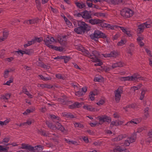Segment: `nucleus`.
Masks as SVG:
<instances>
[{"instance_id": "obj_14", "label": "nucleus", "mask_w": 152, "mask_h": 152, "mask_svg": "<svg viewBox=\"0 0 152 152\" xmlns=\"http://www.w3.org/2000/svg\"><path fill=\"white\" fill-rule=\"evenodd\" d=\"M133 81H136L138 80H145V78L143 77L140 76L139 75L136 74L133 75Z\"/></svg>"}, {"instance_id": "obj_5", "label": "nucleus", "mask_w": 152, "mask_h": 152, "mask_svg": "<svg viewBox=\"0 0 152 152\" xmlns=\"http://www.w3.org/2000/svg\"><path fill=\"white\" fill-rule=\"evenodd\" d=\"M97 119L99 120V124H102L104 122L109 123L111 121V118L106 115L99 116L97 117Z\"/></svg>"}, {"instance_id": "obj_36", "label": "nucleus", "mask_w": 152, "mask_h": 152, "mask_svg": "<svg viewBox=\"0 0 152 152\" xmlns=\"http://www.w3.org/2000/svg\"><path fill=\"white\" fill-rule=\"evenodd\" d=\"M126 43V41L125 40L121 39V41L117 43L118 46H122L125 44Z\"/></svg>"}, {"instance_id": "obj_37", "label": "nucleus", "mask_w": 152, "mask_h": 152, "mask_svg": "<svg viewBox=\"0 0 152 152\" xmlns=\"http://www.w3.org/2000/svg\"><path fill=\"white\" fill-rule=\"evenodd\" d=\"M61 57L62 59L64 60V62L65 63H67L70 59V58L69 57L61 56Z\"/></svg>"}, {"instance_id": "obj_31", "label": "nucleus", "mask_w": 152, "mask_h": 152, "mask_svg": "<svg viewBox=\"0 0 152 152\" xmlns=\"http://www.w3.org/2000/svg\"><path fill=\"white\" fill-rule=\"evenodd\" d=\"M8 35V33L6 31L3 32V37L0 38V39L1 41H4L5 39H6Z\"/></svg>"}, {"instance_id": "obj_57", "label": "nucleus", "mask_w": 152, "mask_h": 152, "mask_svg": "<svg viewBox=\"0 0 152 152\" xmlns=\"http://www.w3.org/2000/svg\"><path fill=\"white\" fill-rule=\"evenodd\" d=\"M145 50L147 53L150 56H152V55L151 54V51L148 50V49L146 48L145 49Z\"/></svg>"}, {"instance_id": "obj_7", "label": "nucleus", "mask_w": 152, "mask_h": 152, "mask_svg": "<svg viewBox=\"0 0 152 152\" xmlns=\"http://www.w3.org/2000/svg\"><path fill=\"white\" fill-rule=\"evenodd\" d=\"M122 88L121 87L118 88L115 91V100L117 102H118L120 100L121 97V94L122 93Z\"/></svg>"}, {"instance_id": "obj_28", "label": "nucleus", "mask_w": 152, "mask_h": 152, "mask_svg": "<svg viewBox=\"0 0 152 152\" xmlns=\"http://www.w3.org/2000/svg\"><path fill=\"white\" fill-rule=\"evenodd\" d=\"M9 147H4L3 146L0 145V152H8Z\"/></svg>"}, {"instance_id": "obj_15", "label": "nucleus", "mask_w": 152, "mask_h": 152, "mask_svg": "<svg viewBox=\"0 0 152 152\" xmlns=\"http://www.w3.org/2000/svg\"><path fill=\"white\" fill-rule=\"evenodd\" d=\"M147 143H149L152 142V129L148 133V137L146 139Z\"/></svg>"}, {"instance_id": "obj_2", "label": "nucleus", "mask_w": 152, "mask_h": 152, "mask_svg": "<svg viewBox=\"0 0 152 152\" xmlns=\"http://www.w3.org/2000/svg\"><path fill=\"white\" fill-rule=\"evenodd\" d=\"M21 145L22 147H21V148L28 150L29 151L33 152H36L37 151L42 150L43 149V146L40 145L33 147L28 144L23 143L21 144Z\"/></svg>"}, {"instance_id": "obj_23", "label": "nucleus", "mask_w": 152, "mask_h": 152, "mask_svg": "<svg viewBox=\"0 0 152 152\" xmlns=\"http://www.w3.org/2000/svg\"><path fill=\"white\" fill-rule=\"evenodd\" d=\"M121 80L124 81H133V76L123 77L121 78Z\"/></svg>"}, {"instance_id": "obj_1", "label": "nucleus", "mask_w": 152, "mask_h": 152, "mask_svg": "<svg viewBox=\"0 0 152 152\" xmlns=\"http://www.w3.org/2000/svg\"><path fill=\"white\" fill-rule=\"evenodd\" d=\"M83 53V55L88 57L92 60V61L94 62L98 63L94 64V66H101L102 64V63L100 60L98 58L99 54L98 52L96 50H94L92 51L91 53L88 50L82 48L80 49V50Z\"/></svg>"}, {"instance_id": "obj_33", "label": "nucleus", "mask_w": 152, "mask_h": 152, "mask_svg": "<svg viewBox=\"0 0 152 152\" xmlns=\"http://www.w3.org/2000/svg\"><path fill=\"white\" fill-rule=\"evenodd\" d=\"M23 53L28 55H31L33 53V52L32 50H24Z\"/></svg>"}, {"instance_id": "obj_61", "label": "nucleus", "mask_w": 152, "mask_h": 152, "mask_svg": "<svg viewBox=\"0 0 152 152\" xmlns=\"http://www.w3.org/2000/svg\"><path fill=\"white\" fill-rule=\"evenodd\" d=\"M86 4L88 7H92L93 6V4L92 3L88 2V1H86Z\"/></svg>"}, {"instance_id": "obj_49", "label": "nucleus", "mask_w": 152, "mask_h": 152, "mask_svg": "<svg viewBox=\"0 0 152 152\" xmlns=\"http://www.w3.org/2000/svg\"><path fill=\"white\" fill-rule=\"evenodd\" d=\"M110 125L112 126H118V121H112L111 122L110 124Z\"/></svg>"}, {"instance_id": "obj_62", "label": "nucleus", "mask_w": 152, "mask_h": 152, "mask_svg": "<svg viewBox=\"0 0 152 152\" xmlns=\"http://www.w3.org/2000/svg\"><path fill=\"white\" fill-rule=\"evenodd\" d=\"M45 69H49L50 68V66L46 65L45 64H43V65L42 66V67Z\"/></svg>"}, {"instance_id": "obj_10", "label": "nucleus", "mask_w": 152, "mask_h": 152, "mask_svg": "<svg viewBox=\"0 0 152 152\" xmlns=\"http://www.w3.org/2000/svg\"><path fill=\"white\" fill-rule=\"evenodd\" d=\"M103 20H100L98 19H91L89 20V23L92 24H97L101 26Z\"/></svg>"}, {"instance_id": "obj_21", "label": "nucleus", "mask_w": 152, "mask_h": 152, "mask_svg": "<svg viewBox=\"0 0 152 152\" xmlns=\"http://www.w3.org/2000/svg\"><path fill=\"white\" fill-rule=\"evenodd\" d=\"M110 57L115 58L118 55V53L117 51L113 50L109 53Z\"/></svg>"}, {"instance_id": "obj_29", "label": "nucleus", "mask_w": 152, "mask_h": 152, "mask_svg": "<svg viewBox=\"0 0 152 152\" xmlns=\"http://www.w3.org/2000/svg\"><path fill=\"white\" fill-rule=\"evenodd\" d=\"M136 104H133L127 105L125 107H124L123 108L125 109L126 111H127L128 110L127 109V108H134Z\"/></svg>"}, {"instance_id": "obj_50", "label": "nucleus", "mask_w": 152, "mask_h": 152, "mask_svg": "<svg viewBox=\"0 0 152 152\" xmlns=\"http://www.w3.org/2000/svg\"><path fill=\"white\" fill-rule=\"evenodd\" d=\"M9 71L8 70L5 71L4 72V77L5 78L7 77Z\"/></svg>"}, {"instance_id": "obj_26", "label": "nucleus", "mask_w": 152, "mask_h": 152, "mask_svg": "<svg viewBox=\"0 0 152 152\" xmlns=\"http://www.w3.org/2000/svg\"><path fill=\"white\" fill-rule=\"evenodd\" d=\"M74 31L76 33L78 34H81L82 33H83V31L81 30L79 26L75 28Z\"/></svg>"}, {"instance_id": "obj_32", "label": "nucleus", "mask_w": 152, "mask_h": 152, "mask_svg": "<svg viewBox=\"0 0 152 152\" xmlns=\"http://www.w3.org/2000/svg\"><path fill=\"white\" fill-rule=\"evenodd\" d=\"M83 108L84 109H86L90 111H93L94 110L93 107L90 105H85L83 106Z\"/></svg>"}, {"instance_id": "obj_25", "label": "nucleus", "mask_w": 152, "mask_h": 152, "mask_svg": "<svg viewBox=\"0 0 152 152\" xmlns=\"http://www.w3.org/2000/svg\"><path fill=\"white\" fill-rule=\"evenodd\" d=\"M138 123V121L134 119H132L131 121L128 122L126 124H125V125L130 126V124H137Z\"/></svg>"}, {"instance_id": "obj_18", "label": "nucleus", "mask_w": 152, "mask_h": 152, "mask_svg": "<svg viewBox=\"0 0 152 152\" xmlns=\"http://www.w3.org/2000/svg\"><path fill=\"white\" fill-rule=\"evenodd\" d=\"M126 135L125 134L121 135H119L118 137L115 138L113 139V140L115 141H119L124 138L126 137Z\"/></svg>"}, {"instance_id": "obj_6", "label": "nucleus", "mask_w": 152, "mask_h": 152, "mask_svg": "<svg viewBox=\"0 0 152 152\" xmlns=\"http://www.w3.org/2000/svg\"><path fill=\"white\" fill-rule=\"evenodd\" d=\"M78 26H79L81 30L83 31V33H84L87 31H89L90 30V27L89 26L84 22L81 21H79V22L78 23Z\"/></svg>"}, {"instance_id": "obj_34", "label": "nucleus", "mask_w": 152, "mask_h": 152, "mask_svg": "<svg viewBox=\"0 0 152 152\" xmlns=\"http://www.w3.org/2000/svg\"><path fill=\"white\" fill-rule=\"evenodd\" d=\"M35 110V108H34L32 109L31 110L29 109H27L23 113V115H26L28 114L31 113V112H32L33 111H34Z\"/></svg>"}, {"instance_id": "obj_30", "label": "nucleus", "mask_w": 152, "mask_h": 152, "mask_svg": "<svg viewBox=\"0 0 152 152\" xmlns=\"http://www.w3.org/2000/svg\"><path fill=\"white\" fill-rule=\"evenodd\" d=\"M40 86L42 88H50L53 87V86L52 85H50L47 84H42L40 85Z\"/></svg>"}, {"instance_id": "obj_51", "label": "nucleus", "mask_w": 152, "mask_h": 152, "mask_svg": "<svg viewBox=\"0 0 152 152\" xmlns=\"http://www.w3.org/2000/svg\"><path fill=\"white\" fill-rule=\"evenodd\" d=\"M94 95L93 93H91L90 92V95L89 96L90 99H91V100H94Z\"/></svg>"}, {"instance_id": "obj_53", "label": "nucleus", "mask_w": 152, "mask_h": 152, "mask_svg": "<svg viewBox=\"0 0 152 152\" xmlns=\"http://www.w3.org/2000/svg\"><path fill=\"white\" fill-rule=\"evenodd\" d=\"M87 91V88L86 87H84L82 88L81 91L83 93V95Z\"/></svg>"}, {"instance_id": "obj_43", "label": "nucleus", "mask_w": 152, "mask_h": 152, "mask_svg": "<svg viewBox=\"0 0 152 152\" xmlns=\"http://www.w3.org/2000/svg\"><path fill=\"white\" fill-rule=\"evenodd\" d=\"M38 132L39 134H40L45 136H48V134L46 133L45 132V131L38 130Z\"/></svg>"}, {"instance_id": "obj_59", "label": "nucleus", "mask_w": 152, "mask_h": 152, "mask_svg": "<svg viewBox=\"0 0 152 152\" xmlns=\"http://www.w3.org/2000/svg\"><path fill=\"white\" fill-rule=\"evenodd\" d=\"M12 82H13V80L11 79V80H9L8 81H7L5 84L6 85L10 86V83H12Z\"/></svg>"}, {"instance_id": "obj_12", "label": "nucleus", "mask_w": 152, "mask_h": 152, "mask_svg": "<svg viewBox=\"0 0 152 152\" xmlns=\"http://www.w3.org/2000/svg\"><path fill=\"white\" fill-rule=\"evenodd\" d=\"M112 152H128V150L120 146H117L112 151Z\"/></svg>"}, {"instance_id": "obj_11", "label": "nucleus", "mask_w": 152, "mask_h": 152, "mask_svg": "<svg viewBox=\"0 0 152 152\" xmlns=\"http://www.w3.org/2000/svg\"><path fill=\"white\" fill-rule=\"evenodd\" d=\"M75 3L77 7L79 9H85L86 8L85 3L82 1H77Z\"/></svg>"}, {"instance_id": "obj_8", "label": "nucleus", "mask_w": 152, "mask_h": 152, "mask_svg": "<svg viewBox=\"0 0 152 152\" xmlns=\"http://www.w3.org/2000/svg\"><path fill=\"white\" fill-rule=\"evenodd\" d=\"M54 39L52 36L48 35L44 39V41L45 43V45L49 47L50 45V44H51L53 42H55Z\"/></svg>"}, {"instance_id": "obj_3", "label": "nucleus", "mask_w": 152, "mask_h": 152, "mask_svg": "<svg viewBox=\"0 0 152 152\" xmlns=\"http://www.w3.org/2000/svg\"><path fill=\"white\" fill-rule=\"evenodd\" d=\"M90 37L91 39L95 40L96 39L99 38H107V36L98 30L95 31L93 34L90 35Z\"/></svg>"}, {"instance_id": "obj_44", "label": "nucleus", "mask_w": 152, "mask_h": 152, "mask_svg": "<svg viewBox=\"0 0 152 152\" xmlns=\"http://www.w3.org/2000/svg\"><path fill=\"white\" fill-rule=\"evenodd\" d=\"M49 47L50 48L52 49L53 50H55L56 51H58V47L55 46L53 45H49Z\"/></svg>"}, {"instance_id": "obj_16", "label": "nucleus", "mask_w": 152, "mask_h": 152, "mask_svg": "<svg viewBox=\"0 0 152 152\" xmlns=\"http://www.w3.org/2000/svg\"><path fill=\"white\" fill-rule=\"evenodd\" d=\"M137 135V134H136V132H134L131 135V136L129 138V140L131 143H132L135 141Z\"/></svg>"}, {"instance_id": "obj_13", "label": "nucleus", "mask_w": 152, "mask_h": 152, "mask_svg": "<svg viewBox=\"0 0 152 152\" xmlns=\"http://www.w3.org/2000/svg\"><path fill=\"white\" fill-rule=\"evenodd\" d=\"M91 12L85 10L82 12L83 18L85 19H88L91 18V15L90 14Z\"/></svg>"}, {"instance_id": "obj_58", "label": "nucleus", "mask_w": 152, "mask_h": 152, "mask_svg": "<svg viewBox=\"0 0 152 152\" xmlns=\"http://www.w3.org/2000/svg\"><path fill=\"white\" fill-rule=\"evenodd\" d=\"M56 77L58 79H63V77H62L61 75L60 74L56 75Z\"/></svg>"}, {"instance_id": "obj_41", "label": "nucleus", "mask_w": 152, "mask_h": 152, "mask_svg": "<svg viewBox=\"0 0 152 152\" xmlns=\"http://www.w3.org/2000/svg\"><path fill=\"white\" fill-rule=\"evenodd\" d=\"M46 124L50 128H52L53 129L54 128V126H53L52 124L48 121H46Z\"/></svg>"}, {"instance_id": "obj_19", "label": "nucleus", "mask_w": 152, "mask_h": 152, "mask_svg": "<svg viewBox=\"0 0 152 152\" xmlns=\"http://www.w3.org/2000/svg\"><path fill=\"white\" fill-rule=\"evenodd\" d=\"M123 66V64L121 61L114 63L112 64V67L113 69L118 67H121Z\"/></svg>"}, {"instance_id": "obj_9", "label": "nucleus", "mask_w": 152, "mask_h": 152, "mask_svg": "<svg viewBox=\"0 0 152 152\" xmlns=\"http://www.w3.org/2000/svg\"><path fill=\"white\" fill-rule=\"evenodd\" d=\"M102 28H110L111 29H114L115 28H118V26L116 25L111 26L110 24L105 23L103 20L102 23L101 25V26Z\"/></svg>"}, {"instance_id": "obj_64", "label": "nucleus", "mask_w": 152, "mask_h": 152, "mask_svg": "<svg viewBox=\"0 0 152 152\" xmlns=\"http://www.w3.org/2000/svg\"><path fill=\"white\" fill-rule=\"evenodd\" d=\"M35 21L34 20H28V23L30 24H32L35 23Z\"/></svg>"}, {"instance_id": "obj_22", "label": "nucleus", "mask_w": 152, "mask_h": 152, "mask_svg": "<svg viewBox=\"0 0 152 152\" xmlns=\"http://www.w3.org/2000/svg\"><path fill=\"white\" fill-rule=\"evenodd\" d=\"M145 28V24L142 23L139 25L138 26V29L140 33L143 32Z\"/></svg>"}, {"instance_id": "obj_48", "label": "nucleus", "mask_w": 152, "mask_h": 152, "mask_svg": "<svg viewBox=\"0 0 152 152\" xmlns=\"http://www.w3.org/2000/svg\"><path fill=\"white\" fill-rule=\"evenodd\" d=\"M91 92L93 93V94L94 96L97 95L99 93V91L96 89H95Z\"/></svg>"}, {"instance_id": "obj_63", "label": "nucleus", "mask_w": 152, "mask_h": 152, "mask_svg": "<svg viewBox=\"0 0 152 152\" xmlns=\"http://www.w3.org/2000/svg\"><path fill=\"white\" fill-rule=\"evenodd\" d=\"M8 121L6 122V121H5L4 122L0 121V125L1 126L6 125L7 124V123H8Z\"/></svg>"}, {"instance_id": "obj_24", "label": "nucleus", "mask_w": 152, "mask_h": 152, "mask_svg": "<svg viewBox=\"0 0 152 152\" xmlns=\"http://www.w3.org/2000/svg\"><path fill=\"white\" fill-rule=\"evenodd\" d=\"M63 116H65L66 117L69 118H74V116L70 113H63Z\"/></svg>"}, {"instance_id": "obj_39", "label": "nucleus", "mask_w": 152, "mask_h": 152, "mask_svg": "<svg viewBox=\"0 0 152 152\" xmlns=\"http://www.w3.org/2000/svg\"><path fill=\"white\" fill-rule=\"evenodd\" d=\"M83 95V93L80 89L79 91L75 92V95L78 96H80Z\"/></svg>"}, {"instance_id": "obj_55", "label": "nucleus", "mask_w": 152, "mask_h": 152, "mask_svg": "<svg viewBox=\"0 0 152 152\" xmlns=\"http://www.w3.org/2000/svg\"><path fill=\"white\" fill-rule=\"evenodd\" d=\"M23 92L24 93V94H26L27 92H28V91H27V88L25 86H23V90H22Z\"/></svg>"}, {"instance_id": "obj_4", "label": "nucleus", "mask_w": 152, "mask_h": 152, "mask_svg": "<svg viewBox=\"0 0 152 152\" xmlns=\"http://www.w3.org/2000/svg\"><path fill=\"white\" fill-rule=\"evenodd\" d=\"M133 13L132 10L127 8H124L121 11V15L125 18H128L132 16Z\"/></svg>"}, {"instance_id": "obj_54", "label": "nucleus", "mask_w": 152, "mask_h": 152, "mask_svg": "<svg viewBox=\"0 0 152 152\" xmlns=\"http://www.w3.org/2000/svg\"><path fill=\"white\" fill-rule=\"evenodd\" d=\"M130 143H131V142H130L129 140H126L125 141V142L124 143V145L126 146H128L130 144Z\"/></svg>"}, {"instance_id": "obj_52", "label": "nucleus", "mask_w": 152, "mask_h": 152, "mask_svg": "<svg viewBox=\"0 0 152 152\" xmlns=\"http://www.w3.org/2000/svg\"><path fill=\"white\" fill-rule=\"evenodd\" d=\"M113 116L115 118H118L120 117V115L119 114L117 113H114L113 114Z\"/></svg>"}, {"instance_id": "obj_46", "label": "nucleus", "mask_w": 152, "mask_h": 152, "mask_svg": "<svg viewBox=\"0 0 152 152\" xmlns=\"http://www.w3.org/2000/svg\"><path fill=\"white\" fill-rule=\"evenodd\" d=\"M74 105H75V108L79 107L81 105V104L80 103H79V102H76L74 103Z\"/></svg>"}, {"instance_id": "obj_17", "label": "nucleus", "mask_w": 152, "mask_h": 152, "mask_svg": "<svg viewBox=\"0 0 152 152\" xmlns=\"http://www.w3.org/2000/svg\"><path fill=\"white\" fill-rule=\"evenodd\" d=\"M56 128L62 132H64L65 130L64 127L58 122H57L55 126Z\"/></svg>"}, {"instance_id": "obj_56", "label": "nucleus", "mask_w": 152, "mask_h": 152, "mask_svg": "<svg viewBox=\"0 0 152 152\" xmlns=\"http://www.w3.org/2000/svg\"><path fill=\"white\" fill-rule=\"evenodd\" d=\"M43 63L40 62L39 61H37L36 62V64L37 66H39L41 67H42V66L43 65Z\"/></svg>"}, {"instance_id": "obj_45", "label": "nucleus", "mask_w": 152, "mask_h": 152, "mask_svg": "<svg viewBox=\"0 0 152 152\" xmlns=\"http://www.w3.org/2000/svg\"><path fill=\"white\" fill-rule=\"evenodd\" d=\"M50 118L52 119H56L57 120L59 119V117L58 116H56L54 115H50Z\"/></svg>"}, {"instance_id": "obj_35", "label": "nucleus", "mask_w": 152, "mask_h": 152, "mask_svg": "<svg viewBox=\"0 0 152 152\" xmlns=\"http://www.w3.org/2000/svg\"><path fill=\"white\" fill-rule=\"evenodd\" d=\"M94 15L95 16H97L98 17H104L105 16V14L104 13H102L100 12H96L94 13Z\"/></svg>"}, {"instance_id": "obj_20", "label": "nucleus", "mask_w": 152, "mask_h": 152, "mask_svg": "<svg viewBox=\"0 0 152 152\" xmlns=\"http://www.w3.org/2000/svg\"><path fill=\"white\" fill-rule=\"evenodd\" d=\"M111 2L114 5H119L124 2L123 0H112Z\"/></svg>"}, {"instance_id": "obj_47", "label": "nucleus", "mask_w": 152, "mask_h": 152, "mask_svg": "<svg viewBox=\"0 0 152 152\" xmlns=\"http://www.w3.org/2000/svg\"><path fill=\"white\" fill-rule=\"evenodd\" d=\"M104 103V101L103 99H101L99 100L97 103V104L98 105H100L103 104Z\"/></svg>"}, {"instance_id": "obj_27", "label": "nucleus", "mask_w": 152, "mask_h": 152, "mask_svg": "<svg viewBox=\"0 0 152 152\" xmlns=\"http://www.w3.org/2000/svg\"><path fill=\"white\" fill-rule=\"evenodd\" d=\"M58 101L61 104L64 105L66 104L67 102L66 99L63 98H58Z\"/></svg>"}, {"instance_id": "obj_60", "label": "nucleus", "mask_w": 152, "mask_h": 152, "mask_svg": "<svg viewBox=\"0 0 152 152\" xmlns=\"http://www.w3.org/2000/svg\"><path fill=\"white\" fill-rule=\"evenodd\" d=\"M27 43H28V45L30 46L33 44H34V41L33 40V39L31 40V41H28Z\"/></svg>"}, {"instance_id": "obj_38", "label": "nucleus", "mask_w": 152, "mask_h": 152, "mask_svg": "<svg viewBox=\"0 0 152 152\" xmlns=\"http://www.w3.org/2000/svg\"><path fill=\"white\" fill-rule=\"evenodd\" d=\"M33 40L34 41V43L36 42H40L41 41V39L40 38L35 37L33 38Z\"/></svg>"}, {"instance_id": "obj_42", "label": "nucleus", "mask_w": 152, "mask_h": 152, "mask_svg": "<svg viewBox=\"0 0 152 152\" xmlns=\"http://www.w3.org/2000/svg\"><path fill=\"white\" fill-rule=\"evenodd\" d=\"M36 4L38 10L40 11H41L42 10V8L41 7L40 2H36Z\"/></svg>"}, {"instance_id": "obj_40", "label": "nucleus", "mask_w": 152, "mask_h": 152, "mask_svg": "<svg viewBox=\"0 0 152 152\" xmlns=\"http://www.w3.org/2000/svg\"><path fill=\"white\" fill-rule=\"evenodd\" d=\"M151 22L150 21H147L145 23H143L145 25V28H149L151 27Z\"/></svg>"}]
</instances>
